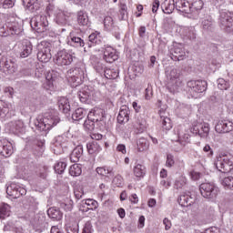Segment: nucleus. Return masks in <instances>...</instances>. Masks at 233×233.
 Listing matches in <instances>:
<instances>
[{
    "mask_svg": "<svg viewBox=\"0 0 233 233\" xmlns=\"http://www.w3.org/2000/svg\"><path fill=\"white\" fill-rule=\"evenodd\" d=\"M0 70L4 72V74H15V72H17V64L15 63V59L2 56L0 59Z\"/></svg>",
    "mask_w": 233,
    "mask_h": 233,
    "instance_id": "nucleus-7",
    "label": "nucleus"
},
{
    "mask_svg": "<svg viewBox=\"0 0 233 233\" xmlns=\"http://www.w3.org/2000/svg\"><path fill=\"white\" fill-rule=\"evenodd\" d=\"M54 168H55V172H56V174H63V172H65V170L66 168V163L58 162L55 165Z\"/></svg>",
    "mask_w": 233,
    "mask_h": 233,
    "instance_id": "nucleus-50",
    "label": "nucleus"
},
{
    "mask_svg": "<svg viewBox=\"0 0 233 233\" xmlns=\"http://www.w3.org/2000/svg\"><path fill=\"white\" fill-rule=\"evenodd\" d=\"M135 128L138 130L139 134L145 132L147 130V120L141 116L137 117Z\"/></svg>",
    "mask_w": 233,
    "mask_h": 233,
    "instance_id": "nucleus-31",
    "label": "nucleus"
},
{
    "mask_svg": "<svg viewBox=\"0 0 233 233\" xmlns=\"http://www.w3.org/2000/svg\"><path fill=\"white\" fill-rule=\"evenodd\" d=\"M31 27L38 34H43L48 30V19L46 15H36L30 21Z\"/></svg>",
    "mask_w": 233,
    "mask_h": 233,
    "instance_id": "nucleus-5",
    "label": "nucleus"
},
{
    "mask_svg": "<svg viewBox=\"0 0 233 233\" xmlns=\"http://www.w3.org/2000/svg\"><path fill=\"white\" fill-rule=\"evenodd\" d=\"M178 203L181 207H190L194 204V198L188 195H181Z\"/></svg>",
    "mask_w": 233,
    "mask_h": 233,
    "instance_id": "nucleus-29",
    "label": "nucleus"
},
{
    "mask_svg": "<svg viewBox=\"0 0 233 233\" xmlns=\"http://www.w3.org/2000/svg\"><path fill=\"white\" fill-rule=\"evenodd\" d=\"M103 117H105V110L99 107H95L87 114V119H92L95 123L103 121Z\"/></svg>",
    "mask_w": 233,
    "mask_h": 233,
    "instance_id": "nucleus-16",
    "label": "nucleus"
},
{
    "mask_svg": "<svg viewBox=\"0 0 233 233\" xmlns=\"http://www.w3.org/2000/svg\"><path fill=\"white\" fill-rule=\"evenodd\" d=\"M199 128H201V124L199 123H194L192 127L190 128V132L192 134H195L196 136H200V137H203L205 135H203V132H200Z\"/></svg>",
    "mask_w": 233,
    "mask_h": 233,
    "instance_id": "nucleus-49",
    "label": "nucleus"
},
{
    "mask_svg": "<svg viewBox=\"0 0 233 233\" xmlns=\"http://www.w3.org/2000/svg\"><path fill=\"white\" fill-rule=\"evenodd\" d=\"M136 177H143L147 174V167L144 165L137 164L134 167Z\"/></svg>",
    "mask_w": 233,
    "mask_h": 233,
    "instance_id": "nucleus-36",
    "label": "nucleus"
},
{
    "mask_svg": "<svg viewBox=\"0 0 233 233\" xmlns=\"http://www.w3.org/2000/svg\"><path fill=\"white\" fill-rule=\"evenodd\" d=\"M69 174L70 176H73V177H77L78 176H81L83 174V169L81 168V165L79 164H74L69 168Z\"/></svg>",
    "mask_w": 233,
    "mask_h": 233,
    "instance_id": "nucleus-35",
    "label": "nucleus"
},
{
    "mask_svg": "<svg viewBox=\"0 0 233 233\" xmlns=\"http://www.w3.org/2000/svg\"><path fill=\"white\" fill-rule=\"evenodd\" d=\"M222 185L225 188H228L229 190H233V177H224L222 180Z\"/></svg>",
    "mask_w": 233,
    "mask_h": 233,
    "instance_id": "nucleus-48",
    "label": "nucleus"
},
{
    "mask_svg": "<svg viewBox=\"0 0 233 233\" xmlns=\"http://www.w3.org/2000/svg\"><path fill=\"white\" fill-rule=\"evenodd\" d=\"M73 61L74 56L65 50L59 51L55 57V63L58 66H66L68 65H72Z\"/></svg>",
    "mask_w": 233,
    "mask_h": 233,
    "instance_id": "nucleus-10",
    "label": "nucleus"
},
{
    "mask_svg": "<svg viewBox=\"0 0 233 233\" xmlns=\"http://www.w3.org/2000/svg\"><path fill=\"white\" fill-rule=\"evenodd\" d=\"M66 230L67 233H79V226L77 224H69L66 226Z\"/></svg>",
    "mask_w": 233,
    "mask_h": 233,
    "instance_id": "nucleus-51",
    "label": "nucleus"
},
{
    "mask_svg": "<svg viewBox=\"0 0 233 233\" xmlns=\"http://www.w3.org/2000/svg\"><path fill=\"white\" fill-rule=\"evenodd\" d=\"M183 35L190 39V41H194L196 39V32L194 31V27H185L183 29Z\"/></svg>",
    "mask_w": 233,
    "mask_h": 233,
    "instance_id": "nucleus-40",
    "label": "nucleus"
},
{
    "mask_svg": "<svg viewBox=\"0 0 233 233\" xmlns=\"http://www.w3.org/2000/svg\"><path fill=\"white\" fill-rule=\"evenodd\" d=\"M219 26L225 32H233V13L222 10L218 19Z\"/></svg>",
    "mask_w": 233,
    "mask_h": 233,
    "instance_id": "nucleus-4",
    "label": "nucleus"
},
{
    "mask_svg": "<svg viewBox=\"0 0 233 233\" xmlns=\"http://www.w3.org/2000/svg\"><path fill=\"white\" fill-rule=\"evenodd\" d=\"M92 96H94V90L88 86H85L78 92L79 100L86 105H90V103H92Z\"/></svg>",
    "mask_w": 233,
    "mask_h": 233,
    "instance_id": "nucleus-12",
    "label": "nucleus"
},
{
    "mask_svg": "<svg viewBox=\"0 0 233 233\" xmlns=\"http://www.w3.org/2000/svg\"><path fill=\"white\" fill-rule=\"evenodd\" d=\"M200 128L202 130L203 137L208 136V132H210V126L208 124H201Z\"/></svg>",
    "mask_w": 233,
    "mask_h": 233,
    "instance_id": "nucleus-57",
    "label": "nucleus"
},
{
    "mask_svg": "<svg viewBox=\"0 0 233 233\" xmlns=\"http://www.w3.org/2000/svg\"><path fill=\"white\" fill-rule=\"evenodd\" d=\"M104 26L106 30H109V32H112V30L116 28V25H114V18H112V16H106L104 18Z\"/></svg>",
    "mask_w": 233,
    "mask_h": 233,
    "instance_id": "nucleus-41",
    "label": "nucleus"
},
{
    "mask_svg": "<svg viewBox=\"0 0 233 233\" xmlns=\"http://www.w3.org/2000/svg\"><path fill=\"white\" fill-rule=\"evenodd\" d=\"M113 183L116 185V187H121V185H123V177L120 175L116 176L113 179Z\"/></svg>",
    "mask_w": 233,
    "mask_h": 233,
    "instance_id": "nucleus-62",
    "label": "nucleus"
},
{
    "mask_svg": "<svg viewBox=\"0 0 233 233\" xmlns=\"http://www.w3.org/2000/svg\"><path fill=\"white\" fill-rule=\"evenodd\" d=\"M38 176L41 177V179H46L48 176V167H44L42 169H40Z\"/></svg>",
    "mask_w": 233,
    "mask_h": 233,
    "instance_id": "nucleus-61",
    "label": "nucleus"
},
{
    "mask_svg": "<svg viewBox=\"0 0 233 233\" xmlns=\"http://www.w3.org/2000/svg\"><path fill=\"white\" fill-rule=\"evenodd\" d=\"M6 194L7 196L14 198V199H17L18 198H21V196H26V189L13 183L6 187Z\"/></svg>",
    "mask_w": 233,
    "mask_h": 233,
    "instance_id": "nucleus-11",
    "label": "nucleus"
},
{
    "mask_svg": "<svg viewBox=\"0 0 233 233\" xmlns=\"http://www.w3.org/2000/svg\"><path fill=\"white\" fill-rule=\"evenodd\" d=\"M104 76L106 79H116V77H119V72L115 69H106L104 70Z\"/></svg>",
    "mask_w": 233,
    "mask_h": 233,
    "instance_id": "nucleus-42",
    "label": "nucleus"
},
{
    "mask_svg": "<svg viewBox=\"0 0 233 233\" xmlns=\"http://www.w3.org/2000/svg\"><path fill=\"white\" fill-rule=\"evenodd\" d=\"M47 216L56 221H61L63 219V212L57 208H49L47 209Z\"/></svg>",
    "mask_w": 233,
    "mask_h": 233,
    "instance_id": "nucleus-24",
    "label": "nucleus"
},
{
    "mask_svg": "<svg viewBox=\"0 0 233 233\" xmlns=\"http://www.w3.org/2000/svg\"><path fill=\"white\" fill-rule=\"evenodd\" d=\"M89 43H88V47L92 48L95 45H101V37L97 35V34L93 33L89 35L88 37Z\"/></svg>",
    "mask_w": 233,
    "mask_h": 233,
    "instance_id": "nucleus-38",
    "label": "nucleus"
},
{
    "mask_svg": "<svg viewBox=\"0 0 233 233\" xmlns=\"http://www.w3.org/2000/svg\"><path fill=\"white\" fill-rule=\"evenodd\" d=\"M77 23L80 26H88L90 25V20L88 19L86 12L79 11L77 13Z\"/></svg>",
    "mask_w": 233,
    "mask_h": 233,
    "instance_id": "nucleus-26",
    "label": "nucleus"
},
{
    "mask_svg": "<svg viewBox=\"0 0 233 233\" xmlns=\"http://www.w3.org/2000/svg\"><path fill=\"white\" fill-rule=\"evenodd\" d=\"M60 208H63V210H66V212H70L73 208L72 202H69V203L62 202L60 204Z\"/></svg>",
    "mask_w": 233,
    "mask_h": 233,
    "instance_id": "nucleus-60",
    "label": "nucleus"
},
{
    "mask_svg": "<svg viewBox=\"0 0 233 233\" xmlns=\"http://www.w3.org/2000/svg\"><path fill=\"white\" fill-rule=\"evenodd\" d=\"M84 128L85 130H87L88 132H92L94 128H96V122L90 118H87L84 122Z\"/></svg>",
    "mask_w": 233,
    "mask_h": 233,
    "instance_id": "nucleus-46",
    "label": "nucleus"
},
{
    "mask_svg": "<svg viewBox=\"0 0 233 233\" xmlns=\"http://www.w3.org/2000/svg\"><path fill=\"white\" fill-rule=\"evenodd\" d=\"M137 146L138 152H145V150H148V140L145 137H141L137 141Z\"/></svg>",
    "mask_w": 233,
    "mask_h": 233,
    "instance_id": "nucleus-34",
    "label": "nucleus"
},
{
    "mask_svg": "<svg viewBox=\"0 0 233 233\" xmlns=\"http://www.w3.org/2000/svg\"><path fill=\"white\" fill-rule=\"evenodd\" d=\"M87 152L89 154H97L101 152V144H99V141L94 140L92 142H89L86 145Z\"/></svg>",
    "mask_w": 233,
    "mask_h": 233,
    "instance_id": "nucleus-27",
    "label": "nucleus"
},
{
    "mask_svg": "<svg viewBox=\"0 0 233 233\" xmlns=\"http://www.w3.org/2000/svg\"><path fill=\"white\" fill-rule=\"evenodd\" d=\"M116 119L120 125H123V123H128L130 119V111L128 110V107L127 106H123L120 108Z\"/></svg>",
    "mask_w": 233,
    "mask_h": 233,
    "instance_id": "nucleus-20",
    "label": "nucleus"
},
{
    "mask_svg": "<svg viewBox=\"0 0 233 233\" xmlns=\"http://www.w3.org/2000/svg\"><path fill=\"white\" fill-rule=\"evenodd\" d=\"M69 45H71V46L81 47L85 46V41L81 39V37L73 36L71 37V41H69Z\"/></svg>",
    "mask_w": 233,
    "mask_h": 233,
    "instance_id": "nucleus-44",
    "label": "nucleus"
},
{
    "mask_svg": "<svg viewBox=\"0 0 233 233\" xmlns=\"http://www.w3.org/2000/svg\"><path fill=\"white\" fill-rule=\"evenodd\" d=\"M160 119L162 121L163 130H170L172 128V120H170V117L160 115Z\"/></svg>",
    "mask_w": 233,
    "mask_h": 233,
    "instance_id": "nucleus-39",
    "label": "nucleus"
},
{
    "mask_svg": "<svg viewBox=\"0 0 233 233\" xmlns=\"http://www.w3.org/2000/svg\"><path fill=\"white\" fill-rule=\"evenodd\" d=\"M82 233H92V224L90 222H86Z\"/></svg>",
    "mask_w": 233,
    "mask_h": 233,
    "instance_id": "nucleus-64",
    "label": "nucleus"
},
{
    "mask_svg": "<svg viewBox=\"0 0 233 233\" xmlns=\"http://www.w3.org/2000/svg\"><path fill=\"white\" fill-rule=\"evenodd\" d=\"M94 68H95L96 72H97L98 74H103V72H105L106 70V67L101 62H96L94 65Z\"/></svg>",
    "mask_w": 233,
    "mask_h": 233,
    "instance_id": "nucleus-53",
    "label": "nucleus"
},
{
    "mask_svg": "<svg viewBox=\"0 0 233 233\" xmlns=\"http://www.w3.org/2000/svg\"><path fill=\"white\" fill-rule=\"evenodd\" d=\"M11 212L10 205L5 203L0 205V219H6V218H9Z\"/></svg>",
    "mask_w": 233,
    "mask_h": 233,
    "instance_id": "nucleus-32",
    "label": "nucleus"
},
{
    "mask_svg": "<svg viewBox=\"0 0 233 233\" xmlns=\"http://www.w3.org/2000/svg\"><path fill=\"white\" fill-rule=\"evenodd\" d=\"M218 83V87L220 90H228L230 88V83L227 82L225 79L223 78H218L217 80Z\"/></svg>",
    "mask_w": 233,
    "mask_h": 233,
    "instance_id": "nucleus-47",
    "label": "nucleus"
},
{
    "mask_svg": "<svg viewBox=\"0 0 233 233\" xmlns=\"http://www.w3.org/2000/svg\"><path fill=\"white\" fill-rule=\"evenodd\" d=\"M188 92L192 97H198V94L207 92L208 83L205 80H190L187 82Z\"/></svg>",
    "mask_w": 233,
    "mask_h": 233,
    "instance_id": "nucleus-6",
    "label": "nucleus"
},
{
    "mask_svg": "<svg viewBox=\"0 0 233 233\" xmlns=\"http://www.w3.org/2000/svg\"><path fill=\"white\" fill-rule=\"evenodd\" d=\"M173 61H183L187 56L185 49L181 46H176L171 53Z\"/></svg>",
    "mask_w": 233,
    "mask_h": 233,
    "instance_id": "nucleus-22",
    "label": "nucleus"
},
{
    "mask_svg": "<svg viewBox=\"0 0 233 233\" xmlns=\"http://www.w3.org/2000/svg\"><path fill=\"white\" fill-rule=\"evenodd\" d=\"M203 5H204V3L202 2V0L194 1L190 5L191 14H193V15H198V13L199 12V10H203Z\"/></svg>",
    "mask_w": 233,
    "mask_h": 233,
    "instance_id": "nucleus-33",
    "label": "nucleus"
},
{
    "mask_svg": "<svg viewBox=\"0 0 233 233\" xmlns=\"http://www.w3.org/2000/svg\"><path fill=\"white\" fill-rule=\"evenodd\" d=\"M67 80L69 85L76 88L83 83L85 79V71L81 67H75L67 71Z\"/></svg>",
    "mask_w": 233,
    "mask_h": 233,
    "instance_id": "nucleus-3",
    "label": "nucleus"
},
{
    "mask_svg": "<svg viewBox=\"0 0 233 233\" xmlns=\"http://www.w3.org/2000/svg\"><path fill=\"white\" fill-rule=\"evenodd\" d=\"M15 5V0H5L3 3V8H12Z\"/></svg>",
    "mask_w": 233,
    "mask_h": 233,
    "instance_id": "nucleus-63",
    "label": "nucleus"
},
{
    "mask_svg": "<svg viewBox=\"0 0 233 233\" xmlns=\"http://www.w3.org/2000/svg\"><path fill=\"white\" fill-rule=\"evenodd\" d=\"M167 88L171 94H176L181 88L183 82L179 78V70L174 68L167 72Z\"/></svg>",
    "mask_w": 233,
    "mask_h": 233,
    "instance_id": "nucleus-2",
    "label": "nucleus"
},
{
    "mask_svg": "<svg viewBox=\"0 0 233 233\" xmlns=\"http://www.w3.org/2000/svg\"><path fill=\"white\" fill-rule=\"evenodd\" d=\"M202 28L203 30H206L207 32L212 31V28H214V24L212 23V18H208L202 21Z\"/></svg>",
    "mask_w": 233,
    "mask_h": 233,
    "instance_id": "nucleus-45",
    "label": "nucleus"
},
{
    "mask_svg": "<svg viewBox=\"0 0 233 233\" xmlns=\"http://www.w3.org/2000/svg\"><path fill=\"white\" fill-rule=\"evenodd\" d=\"M117 57L116 50L112 46H106L104 48V59L106 63H114V61H117Z\"/></svg>",
    "mask_w": 233,
    "mask_h": 233,
    "instance_id": "nucleus-21",
    "label": "nucleus"
},
{
    "mask_svg": "<svg viewBox=\"0 0 233 233\" xmlns=\"http://www.w3.org/2000/svg\"><path fill=\"white\" fill-rule=\"evenodd\" d=\"M42 86L45 90H54V81L46 78V81Z\"/></svg>",
    "mask_w": 233,
    "mask_h": 233,
    "instance_id": "nucleus-55",
    "label": "nucleus"
},
{
    "mask_svg": "<svg viewBox=\"0 0 233 233\" xmlns=\"http://www.w3.org/2000/svg\"><path fill=\"white\" fill-rule=\"evenodd\" d=\"M9 35H23V25L19 22H8Z\"/></svg>",
    "mask_w": 233,
    "mask_h": 233,
    "instance_id": "nucleus-17",
    "label": "nucleus"
},
{
    "mask_svg": "<svg viewBox=\"0 0 233 233\" xmlns=\"http://www.w3.org/2000/svg\"><path fill=\"white\" fill-rule=\"evenodd\" d=\"M57 72L52 70V71H49L46 76V79H49V81H56V79H57Z\"/></svg>",
    "mask_w": 233,
    "mask_h": 233,
    "instance_id": "nucleus-58",
    "label": "nucleus"
},
{
    "mask_svg": "<svg viewBox=\"0 0 233 233\" xmlns=\"http://www.w3.org/2000/svg\"><path fill=\"white\" fill-rule=\"evenodd\" d=\"M96 172L99 174V176H106L109 174V176H113L112 169H106V167H96Z\"/></svg>",
    "mask_w": 233,
    "mask_h": 233,
    "instance_id": "nucleus-52",
    "label": "nucleus"
},
{
    "mask_svg": "<svg viewBox=\"0 0 233 233\" xmlns=\"http://www.w3.org/2000/svg\"><path fill=\"white\" fill-rule=\"evenodd\" d=\"M188 139H190V135L188 134H184L181 136L178 134V140H177V145H179L177 150H181L183 147H186L187 143H188Z\"/></svg>",
    "mask_w": 233,
    "mask_h": 233,
    "instance_id": "nucleus-37",
    "label": "nucleus"
},
{
    "mask_svg": "<svg viewBox=\"0 0 233 233\" xmlns=\"http://www.w3.org/2000/svg\"><path fill=\"white\" fill-rule=\"evenodd\" d=\"M15 224L12 221H8L4 227V232H15Z\"/></svg>",
    "mask_w": 233,
    "mask_h": 233,
    "instance_id": "nucleus-54",
    "label": "nucleus"
},
{
    "mask_svg": "<svg viewBox=\"0 0 233 233\" xmlns=\"http://www.w3.org/2000/svg\"><path fill=\"white\" fill-rule=\"evenodd\" d=\"M20 48H21L20 57H22V59H25L32 54V50H34V46H32L31 41L24 40L21 44Z\"/></svg>",
    "mask_w": 233,
    "mask_h": 233,
    "instance_id": "nucleus-18",
    "label": "nucleus"
},
{
    "mask_svg": "<svg viewBox=\"0 0 233 233\" xmlns=\"http://www.w3.org/2000/svg\"><path fill=\"white\" fill-rule=\"evenodd\" d=\"M216 167L222 174H228L233 169V157H218L215 163Z\"/></svg>",
    "mask_w": 233,
    "mask_h": 233,
    "instance_id": "nucleus-9",
    "label": "nucleus"
},
{
    "mask_svg": "<svg viewBox=\"0 0 233 233\" xmlns=\"http://www.w3.org/2000/svg\"><path fill=\"white\" fill-rule=\"evenodd\" d=\"M58 108L64 114H68V112H70V102H68L66 97H61L58 100Z\"/></svg>",
    "mask_w": 233,
    "mask_h": 233,
    "instance_id": "nucleus-28",
    "label": "nucleus"
},
{
    "mask_svg": "<svg viewBox=\"0 0 233 233\" xmlns=\"http://www.w3.org/2000/svg\"><path fill=\"white\" fill-rule=\"evenodd\" d=\"M164 14H172L176 8V2L174 0H165L161 5Z\"/></svg>",
    "mask_w": 233,
    "mask_h": 233,
    "instance_id": "nucleus-25",
    "label": "nucleus"
},
{
    "mask_svg": "<svg viewBox=\"0 0 233 233\" xmlns=\"http://www.w3.org/2000/svg\"><path fill=\"white\" fill-rule=\"evenodd\" d=\"M23 4L29 12H36V10H39V3H37V0H23Z\"/></svg>",
    "mask_w": 233,
    "mask_h": 233,
    "instance_id": "nucleus-30",
    "label": "nucleus"
},
{
    "mask_svg": "<svg viewBox=\"0 0 233 233\" xmlns=\"http://www.w3.org/2000/svg\"><path fill=\"white\" fill-rule=\"evenodd\" d=\"M43 45L39 46V51L37 53V59L41 61V63H48L52 59V53H50V47L43 46Z\"/></svg>",
    "mask_w": 233,
    "mask_h": 233,
    "instance_id": "nucleus-14",
    "label": "nucleus"
},
{
    "mask_svg": "<svg viewBox=\"0 0 233 233\" xmlns=\"http://www.w3.org/2000/svg\"><path fill=\"white\" fill-rule=\"evenodd\" d=\"M61 119L57 113H46L44 116H38L35 121V127L39 132H48L50 128H54Z\"/></svg>",
    "mask_w": 233,
    "mask_h": 233,
    "instance_id": "nucleus-1",
    "label": "nucleus"
},
{
    "mask_svg": "<svg viewBox=\"0 0 233 233\" xmlns=\"http://www.w3.org/2000/svg\"><path fill=\"white\" fill-rule=\"evenodd\" d=\"M0 35L1 37H8L10 35L9 29H8V24L5 27V25L0 27Z\"/></svg>",
    "mask_w": 233,
    "mask_h": 233,
    "instance_id": "nucleus-59",
    "label": "nucleus"
},
{
    "mask_svg": "<svg viewBox=\"0 0 233 233\" xmlns=\"http://www.w3.org/2000/svg\"><path fill=\"white\" fill-rule=\"evenodd\" d=\"M0 154L4 157H10L14 154V147L8 140H0Z\"/></svg>",
    "mask_w": 233,
    "mask_h": 233,
    "instance_id": "nucleus-15",
    "label": "nucleus"
},
{
    "mask_svg": "<svg viewBox=\"0 0 233 233\" xmlns=\"http://www.w3.org/2000/svg\"><path fill=\"white\" fill-rule=\"evenodd\" d=\"M176 9L178 10V12H182V14H192L190 3L187 0H177Z\"/></svg>",
    "mask_w": 233,
    "mask_h": 233,
    "instance_id": "nucleus-19",
    "label": "nucleus"
},
{
    "mask_svg": "<svg viewBox=\"0 0 233 233\" xmlns=\"http://www.w3.org/2000/svg\"><path fill=\"white\" fill-rule=\"evenodd\" d=\"M88 110L78 107L72 113V119L73 121H81L84 117H87Z\"/></svg>",
    "mask_w": 233,
    "mask_h": 233,
    "instance_id": "nucleus-23",
    "label": "nucleus"
},
{
    "mask_svg": "<svg viewBox=\"0 0 233 233\" xmlns=\"http://www.w3.org/2000/svg\"><path fill=\"white\" fill-rule=\"evenodd\" d=\"M215 130L218 134H228V132H232L233 123L228 120H220L215 126Z\"/></svg>",
    "mask_w": 233,
    "mask_h": 233,
    "instance_id": "nucleus-13",
    "label": "nucleus"
},
{
    "mask_svg": "<svg viewBox=\"0 0 233 233\" xmlns=\"http://www.w3.org/2000/svg\"><path fill=\"white\" fill-rule=\"evenodd\" d=\"M200 194L206 199H216L218 198V193L219 190L214 184L211 183H202L199 186Z\"/></svg>",
    "mask_w": 233,
    "mask_h": 233,
    "instance_id": "nucleus-8",
    "label": "nucleus"
},
{
    "mask_svg": "<svg viewBox=\"0 0 233 233\" xmlns=\"http://www.w3.org/2000/svg\"><path fill=\"white\" fill-rule=\"evenodd\" d=\"M187 185V177L185 176H180L178 177L174 184V187L178 189V188H183Z\"/></svg>",
    "mask_w": 233,
    "mask_h": 233,
    "instance_id": "nucleus-43",
    "label": "nucleus"
},
{
    "mask_svg": "<svg viewBox=\"0 0 233 233\" xmlns=\"http://www.w3.org/2000/svg\"><path fill=\"white\" fill-rule=\"evenodd\" d=\"M71 154L80 159L81 156H83V147L81 146L76 147Z\"/></svg>",
    "mask_w": 233,
    "mask_h": 233,
    "instance_id": "nucleus-56",
    "label": "nucleus"
}]
</instances>
